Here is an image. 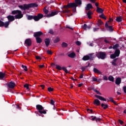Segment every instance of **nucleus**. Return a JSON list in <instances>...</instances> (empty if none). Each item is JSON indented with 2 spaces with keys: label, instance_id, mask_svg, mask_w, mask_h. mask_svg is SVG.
<instances>
[{
  "label": "nucleus",
  "instance_id": "f257e3e1",
  "mask_svg": "<svg viewBox=\"0 0 126 126\" xmlns=\"http://www.w3.org/2000/svg\"><path fill=\"white\" fill-rule=\"evenodd\" d=\"M77 6V4H76V3H70L69 4H68L66 6H64V8H65V10L63 11V13H69V12H70V11L68 9H67V8H69L70 7H75L73 11L74 12L76 11V7Z\"/></svg>",
  "mask_w": 126,
  "mask_h": 126
},
{
  "label": "nucleus",
  "instance_id": "f03ea898",
  "mask_svg": "<svg viewBox=\"0 0 126 126\" xmlns=\"http://www.w3.org/2000/svg\"><path fill=\"white\" fill-rule=\"evenodd\" d=\"M7 18L9 21L6 22L5 23H3L2 21H0V27H1V26H4L5 28H7L8 25H9L10 22H11V21H13L14 20V17L13 16H8Z\"/></svg>",
  "mask_w": 126,
  "mask_h": 126
},
{
  "label": "nucleus",
  "instance_id": "7ed1b4c3",
  "mask_svg": "<svg viewBox=\"0 0 126 126\" xmlns=\"http://www.w3.org/2000/svg\"><path fill=\"white\" fill-rule=\"evenodd\" d=\"M38 4L36 3H32L28 4H25L23 5H19V7L22 9V10H25L28 9L29 8H31V7H37Z\"/></svg>",
  "mask_w": 126,
  "mask_h": 126
},
{
  "label": "nucleus",
  "instance_id": "20e7f679",
  "mask_svg": "<svg viewBox=\"0 0 126 126\" xmlns=\"http://www.w3.org/2000/svg\"><path fill=\"white\" fill-rule=\"evenodd\" d=\"M12 14H16L15 18L16 19H20V18H22L23 17V14L20 10H15L12 12Z\"/></svg>",
  "mask_w": 126,
  "mask_h": 126
},
{
  "label": "nucleus",
  "instance_id": "39448f33",
  "mask_svg": "<svg viewBox=\"0 0 126 126\" xmlns=\"http://www.w3.org/2000/svg\"><path fill=\"white\" fill-rule=\"evenodd\" d=\"M36 109L38 110V112L40 114H47V112L46 110H44V108L41 105H37Z\"/></svg>",
  "mask_w": 126,
  "mask_h": 126
},
{
  "label": "nucleus",
  "instance_id": "423d86ee",
  "mask_svg": "<svg viewBox=\"0 0 126 126\" xmlns=\"http://www.w3.org/2000/svg\"><path fill=\"white\" fill-rule=\"evenodd\" d=\"M96 57L98 59H101V60H104L106 58V54L104 52H99L96 54Z\"/></svg>",
  "mask_w": 126,
  "mask_h": 126
},
{
  "label": "nucleus",
  "instance_id": "0eeeda50",
  "mask_svg": "<svg viewBox=\"0 0 126 126\" xmlns=\"http://www.w3.org/2000/svg\"><path fill=\"white\" fill-rule=\"evenodd\" d=\"M120 51L119 50H116L114 54H112L110 55L111 59H115L117 58V57H119L120 56Z\"/></svg>",
  "mask_w": 126,
  "mask_h": 126
},
{
  "label": "nucleus",
  "instance_id": "6e6552de",
  "mask_svg": "<svg viewBox=\"0 0 126 126\" xmlns=\"http://www.w3.org/2000/svg\"><path fill=\"white\" fill-rule=\"evenodd\" d=\"M44 15L42 14H39L37 16H33V19L35 21H39L41 18H43Z\"/></svg>",
  "mask_w": 126,
  "mask_h": 126
},
{
  "label": "nucleus",
  "instance_id": "1a4fd4ad",
  "mask_svg": "<svg viewBox=\"0 0 126 126\" xmlns=\"http://www.w3.org/2000/svg\"><path fill=\"white\" fill-rule=\"evenodd\" d=\"M7 86L9 88L13 89L15 87V83L13 82H10L7 84Z\"/></svg>",
  "mask_w": 126,
  "mask_h": 126
},
{
  "label": "nucleus",
  "instance_id": "9d476101",
  "mask_svg": "<svg viewBox=\"0 0 126 126\" xmlns=\"http://www.w3.org/2000/svg\"><path fill=\"white\" fill-rule=\"evenodd\" d=\"M110 25V24H109V22H106L105 24V27L107 28V30L109 31H113V28L112 26H109Z\"/></svg>",
  "mask_w": 126,
  "mask_h": 126
},
{
  "label": "nucleus",
  "instance_id": "9b49d317",
  "mask_svg": "<svg viewBox=\"0 0 126 126\" xmlns=\"http://www.w3.org/2000/svg\"><path fill=\"white\" fill-rule=\"evenodd\" d=\"M57 14H58V12L57 11L52 12H51V14H49L47 15L46 17H52L53 16H55V15H57Z\"/></svg>",
  "mask_w": 126,
  "mask_h": 126
},
{
  "label": "nucleus",
  "instance_id": "f8f14e48",
  "mask_svg": "<svg viewBox=\"0 0 126 126\" xmlns=\"http://www.w3.org/2000/svg\"><path fill=\"white\" fill-rule=\"evenodd\" d=\"M41 35H43V32H34L33 34L34 37H40Z\"/></svg>",
  "mask_w": 126,
  "mask_h": 126
},
{
  "label": "nucleus",
  "instance_id": "ddd939ff",
  "mask_svg": "<svg viewBox=\"0 0 126 126\" xmlns=\"http://www.w3.org/2000/svg\"><path fill=\"white\" fill-rule=\"evenodd\" d=\"M95 97H96V98H97V99H99L101 101H106V99L101 96L95 95Z\"/></svg>",
  "mask_w": 126,
  "mask_h": 126
},
{
  "label": "nucleus",
  "instance_id": "4468645a",
  "mask_svg": "<svg viewBox=\"0 0 126 126\" xmlns=\"http://www.w3.org/2000/svg\"><path fill=\"white\" fill-rule=\"evenodd\" d=\"M25 44H26V45H27V46H31V44H32L31 39H27L25 40Z\"/></svg>",
  "mask_w": 126,
  "mask_h": 126
},
{
  "label": "nucleus",
  "instance_id": "2eb2a0df",
  "mask_svg": "<svg viewBox=\"0 0 126 126\" xmlns=\"http://www.w3.org/2000/svg\"><path fill=\"white\" fill-rule=\"evenodd\" d=\"M45 45L47 47L50 45V42H51V40L49 38H46L45 39Z\"/></svg>",
  "mask_w": 126,
  "mask_h": 126
},
{
  "label": "nucleus",
  "instance_id": "dca6fc26",
  "mask_svg": "<svg viewBox=\"0 0 126 126\" xmlns=\"http://www.w3.org/2000/svg\"><path fill=\"white\" fill-rule=\"evenodd\" d=\"M121 82H122V79H121V78H117L116 80L115 83L117 85H119L121 84Z\"/></svg>",
  "mask_w": 126,
  "mask_h": 126
},
{
  "label": "nucleus",
  "instance_id": "f3484780",
  "mask_svg": "<svg viewBox=\"0 0 126 126\" xmlns=\"http://www.w3.org/2000/svg\"><path fill=\"white\" fill-rule=\"evenodd\" d=\"M82 28L83 29H85V30H87V29H90L91 28V27L90 26H88L86 24H84L82 26Z\"/></svg>",
  "mask_w": 126,
  "mask_h": 126
},
{
  "label": "nucleus",
  "instance_id": "a211bd4d",
  "mask_svg": "<svg viewBox=\"0 0 126 126\" xmlns=\"http://www.w3.org/2000/svg\"><path fill=\"white\" fill-rule=\"evenodd\" d=\"M94 105H96L97 106L100 105L101 103L100 102V100L99 99H95L94 101Z\"/></svg>",
  "mask_w": 126,
  "mask_h": 126
},
{
  "label": "nucleus",
  "instance_id": "6ab92c4d",
  "mask_svg": "<svg viewBox=\"0 0 126 126\" xmlns=\"http://www.w3.org/2000/svg\"><path fill=\"white\" fill-rule=\"evenodd\" d=\"M96 11L98 12V13H103L104 10H103L102 8H99V7H97Z\"/></svg>",
  "mask_w": 126,
  "mask_h": 126
},
{
  "label": "nucleus",
  "instance_id": "aec40b11",
  "mask_svg": "<svg viewBox=\"0 0 126 126\" xmlns=\"http://www.w3.org/2000/svg\"><path fill=\"white\" fill-rule=\"evenodd\" d=\"M90 8H92V4L90 3L88 4L86 7V10H89Z\"/></svg>",
  "mask_w": 126,
  "mask_h": 126
},
{
  "label": "nucleus",
  "instance_id": "412c9836",
  "mask_svg": "<svg viewBox=\"0 0 126 126\" xmlns=\"http://www.w3.org/2000/svg\"><path fill=\"white\" fill-rule=\"evenodd\" d=\"M94 72L95 73H97V74H102L101 71H100L99 70H98L96 68H94Z\"/></svg>",
  "mask_w": 126,
  "mask_h": 126
},
{
  "label": "nucleus",
  "instance_id": "4be33fe9",
  "mask_svg": "<svg viewBox=\"0 0 126 126\" xmlns=\"http://www.w3.org/2000/svg\"><path fill=\"white\" fill-rule=\"evenodd\" d=\"M36 40L37 43L40 44V43H42V38L39 37H36Z\"/></svg>",
  "mask_w": 126,
  "mask_h": 126
},
{
  "label": "nucleus",
  "instance_id": "5701e85b",
  "mask_svg": "<svg viewBox=\"0 0 126 126\" xmlns=\"http://www.w3.org/2000/svg\"><path fill=\"white\" fill-rule=\"evenodd\" d=\"M68 57H69V58H74V57H75V53L72 52V53L68 54Z\"/></svg>",
  "mask_w": 126,
  "mask_h": 126
},
{
  "label": "nucleus",
  "instance_id": "b1692460",
  "mask_svg": "<svg viewBox=\"0 0 126 126\" xmlns=\"http://www.w3.org/2000/svg\"><path fill=\"white\" fill-rule=\"evenodd\" d=\"M90 120H92V121H99V119H97L96 117L94 116H91L90 117Z\"/></svg>",
  "mask_w": 126,
  "mask_h": 126
},
{
  "label": "nucleus",
  "instance_id": "393cba45",
  "mask_svg": "<svg viewBox=\"0 0 126 126\" xmlns=\"http://www.w3.org/2000/svg\"><path fill=\"white\" fill-rule=\"evenodd\" d=\"M90 59V57H89V56H85L83 58V61H88V60H89Z\"/></svg>",
  "mask_w": 126,
  "mask_h": 126
},
{
  "label": "nucleus",
  "instance_id": "a878e982",
  "mask_svg": "<svg viewBox=\"0 0 126 126\" xmlns=\"http://www.w3.org/2000/svg\"><path fill=\"white\" fill-rule=\"evenodd\" d=\"M29 86H30L29 84H26L25 85H24V87H25V88H26L27 90H30V89L29 88Z\"/></svg>",
  "mask_w": 126,
  "mask_h": 126
},
{
  "label": "nucleus",
  "instance_id": "bb28decb",
  "mask_svg": "<svg viewBox=\"0 0 126 126\" xmlns=\"http://www.w3.org/2000/svg\"><path fill=\"white\" fill-rule=\"evenodd\" d=\"M4 73L0 72V79H3V77H4Z\"/></svg>",
  "mask_w": 126,
  "mask_h": 126
},
{
  "label": "nucleus",
  "instance_id": "cd10ccee",
  "mask_svg": "<svg viewBox=\"0 0 126 126\" xmlns=\"http://www.w3.org/2000/svg\"><path fill=\"white\" fill-rule=\"evenodd\" d=\"M91 14H92V12L89 11L88 13H87V15L88 16V18H89V19H90L91 18Z\"/></svg>",
  "mask_w": 126,
  "mask_h": 126
},
{
  "label": "nucleus",
  "instance_id": "c85d7f7f",
  "mask_svg": "<svg viewBox=\"0 0 126 126\" xmlns=\"http://www.w3.org/2000/svg\"><path fill=\"white\" fill-rule=\"evenodd\" d=\"M75 3L77 4L80 5L81 4V0H75Z\"/></svg>",
  "mask_w": 126,
  "mask_h": 126
},
{
  "label": "nucleus",
  "instance_id": "c756f323",
  "mask_svg": "<svg viewBox=\"0 0 126 126\" xmlns=\"http://www.w3.org/2000/svg\"><path fill=\"white\" fill-rule=\"evenodd\" d=\"M101 107H102V108H103L104 109H107V108H108V105L104 104L103 103H102Z\"/></svg>",
  "mask_w": 126,
  "mask_h": 126
},
{
  "label": "nucleus",
  "instance_id": "7c9ffc66",
  "mask_svg": "<svg viewBox=\"0 0 126 126\" xmlns=\"http://www.w3.org/2000/svg\"><path fill=\"white\" fill-rule=\"evenodd\" d=\"M58 42H60V37H56L54 41V43H58Z\"/></svg>",
  "mask_w": 126,
  "mask_h": 126
},
{
  "label": "nucleus",
  "instance_id": "2f4dec72",
  "mask_svg": "<svg viewBox=\"0 0 126 126\" xmlns=\"http://www.w3.org/2000/svg\"><path fill=\"white\" fill-rule=\"evenodd\" d=\"M62 46L63 48H66V47H67V43L65 42H63L62 44Z\"/></svg>",
  "mask_w": 126,
  "mask_h": 126
},
{
  "label": "nucleus",
  "instance_id": "473e14b6",
  "mask_svg": "<svg viewBox=\"0 0 126 126\" xmlns=\"http://www.w3.org/2000/svg\"><path fill=\"white\" fill-rule=\"evenodd\" d=\"M122 20V17H118L116 18V21H117L118 22H121Z\"/></svg>",
  "mask_w": 126,
  "mask_h": 126
},
{
  "label": "nucleus",
  "instance_id": "72a5a7b5",
  "mask_svg": "<svg viewBox=\"0 0 126 126\" xmlns=\"http://www.w3.org/2000/svg\"><path fill=\"white\" fill-rule=\"evenodd\" d=\"M99 17L100 18H103V19H105V20L107 19L106 17H105V15H104V14H101L100 15H99Z\"/></svg>",
  "mask_w": 126,
  "mask_h": 126
},
{
  "label": "nucleus",
  "instance_id": "f704fd0d",
  "mask_svg": "<svg viewBox=\"0 0 126 126\" xmlns=\"http://www.w3.org/2000/svg\"><path fill=\"white\" fill-rule=\"evenodd\" d=\"M102 24H103V22H102L101 21V20H99L98 21V23H97L98 26H100L102 25Z\"/></svg>",
  "mask_w": 126,
  "mask_h": 126
},
{
  "label": "nucleus",
  "instance_id": "c9c22d12",
  "mask_svg": "<svg viewBox=\"0 0 126 126\" xmlns=\"http://www.w3.org/2000/svg\"><path fill=\"white\" fill-rule=\"evenodd\" d=\"M108 79L110 81H114V77L112 76H110L108 78Z\"/></svg>",
  "mask_w": 126,
  "mask_h": 126
},
{
  "label": "nucleus",
  "instance_id": "e433bc0d",
  "mask_svg": "<svg viewBox=\"0 0 126 126\" xmlns=\"http://www.w3.org/2000/svg\"><path fill=\"white\" fill-rule=\"evenodd\" d=\"M34 16H27V18L28 20H31V19H33Z\"/></svg>",
  "mask_w": 126,
  "mask_h": 126
},
{
  "label": "nucleus",
  "instance_id": "4c0bfd02",
  "mask_svg": "<svg viewBox=\"0 0 126 126\" xmlns=\"http://www.w3.org/2000/svg\"><path fill=\"white\" fill-rule=\"evenodd\" d=\"M22 67H23V68H24V69L25 71H27V70H28V69H27V66H26L25 65H22Z\"/></svg>",
  "mask_w": 126,
  "mask_h": 126
},
{
  "label": "nucleus",
  "instance_id": "58836bf2",
  "mask_svg": "<svg viewBox=\"0 0 126 126\" xmlns=\"http://www.w3.org/2000/svg\"><path fill=\"white\" fill-rule=\"evenodd\" d=\"M62 69L63 70V71H64V72H65L66 73H68V70H67V69H66V68L65 67H63Z\"/></svg>",
  "mask_w": 126,
  "mask_h": 126
},
{
  "label": "nucleus",
  "instance_id": "ea45409f",
  "mask_svg": "<svg viewBox=\"0 0 126 126\" xmlns=\"http://www.w3.org/2000/svg\"><path fill=\"white\" fill-rule=\"evenodd\" d=\"M56 68L59 70H62V69H63V68L61 67V66L58 65H56Z\"/></svg>",
  "mask_w": 126,
  "mask_h": 126
},
{
  "label": "nucleus",
  "instance_id": "a19ab883",
  "mask_svg": "<svg viewBox=\"0 0 126 126\" xmlns=\"http://www.w3.org/2000/svg\"><path fill=\"white\" fill-rule=\"evenodd\" d=\"M43 11H44V12L46 14H48V13L49 12V11H48V10H47V9H46V8H45L43 9Z\"/></svg>",
  "mask_w": 126,
  "mask_h": 126
},
{
  "label": "nucleus",
  "instance_id": "79ce46f5",
  "mask_svg": "<svg viewBox=\"0 0 126 126\" xmlns=\"http://www.w3.org/2000/svg\"><path fill=\"white\" fill-rule=\"evenodd\" d=\"M94 92H95V93H96V94H98L99 95H101V93H100V92L98 91L97 90H94Z\"/></svg>",
  "mask_w": 126,
  "mask_h": 126
},
{
  "label": "nucleus",
  "instance_id": "37998d69",
  "mask_svg": "<svg viewBox=\"0 0 126 126\" xmlns=\"http://www.w3.org/2000/svg\"><path fill=\"white\" fill-rule=\"evenodd\" d=\"M119 47V45L118 44H116L113 46V49L114 50H116V49H117Z\"/></svg>",
  "mask_w": 126,
  "mask_h": 126
},
{
  "label": "nucleus",
  "instance_id": "c03bdc74",
  "mask_svg": "<svg viewBox=\"0 0 126 126\" xmlns=\"http://www.w3.org/2000/svg\"><path fill=\"white\" fill-rule=\"evenodd\" d=\"M47 54H48L49 55H52V54H53V52H52V51H50V50H48L47 51Z\"/></svg>",
  "mask_w": 126,
  "mask_h": 126
},
{
  "label": "nucleus",
  "instance_id": "a18cd8bd",
  "mask_svg": "<svg viewBox=\"0 0 126 126\" xmlns=\"http://www.w3.org/2000/svg\"><path fill=\"white\" fill-rule=\"evenodd\" d=\"M54 90V89L51 88V87H49L48 88V91L49 92H51L52 91H53Z\"/></svg>",
  "mask_w": 126,
  "mask_h": 126
},
{
  "label": "nucleus",
  "instance_id": "49530a36",
  "mask_svg": "<svg viewBox=\"0 0 126 126\" xmlns=\"http://www.w3.org/2000/svg\"><path fill=\"white\" fill-rule=\"evenodd\" d=\"M109 100L111 101V102H112L113 103H114V104H116V101H114L113 99V98L112 97H109Z\"/></svg>",
  "mask_w": 126,
  "mask_h": 126
},
{
  "label": "nucleus",
  "instance_id": "de8ad7c7",
  "mask_svg": "<svg viewBox=\"0 0 126 126\" xmlns=\"http://www.w3.org/2000/svg\"><path fill=\"white\" fill-rule=\"evenodd\" d=\"M92 78L93 81H98V79H97V78L93 77Z\"/></svg>",
  "mask_w": 126,
  "mask_h": 126
},
{
  "label": "nucleus",
  "instance_id": "09e8293b",
  "mask_svg": "<svg viewBox=\"0 0 126 126\" xmlns=\"http://www.w3.org/2000/svg\"><path fill=\"white\" fill-rule=\"evenodd\" d=\"M112 64H113V65H117V63H116V60H114V62H112Z\"/></svg>",
  "mask_w": 126,
  "mask_h": 126
},
{
  "label": "nucleus",
  "instance_id": "8fccbe9b",
  "mask_svg": "<svg viewBox=\"0 0 126 126\" xmlns=\"http://www.w3.org/2000/svg\"><path fill=\"white\" fill-rule=\"evenodd\" d=\"M76 45H77L78 46H80V45H81V42H80V41H77L76 42Z\"/></svg>",
  "mask_w": 126,
  "mask_h": 126
},
{
  "label": "nucleus",
  "instance_id": "3c124183",
  "mask_svg": "<svg viewBox=\"0 0 126 126\" xmlns=\"http://www.w3.org/2000/svg\"><path fill=\"white\" fill-rule=\"evenodd\" d=\"M98 30H99V28H94V32H95V31H98Z\"/></svg>",
  "mask_w": 126,
  "mask_h": 126
},
{
  "label": "nucleus",
  "instance_id": "603ef678",
  "mask_svg": "<svg viewBox=\"0 0 126 126\" xmlns=\"http://www.w3.org/2000/svg\"><path fill=\"white\" fill-rule=\"evenodd\" d=\"M103 80H108V77H106V76H103Z\"/></svg>",
  "mask_w": 126,
  "mask_h": 126
},
{
  "label": "nucleus",
  "instance_id": "864d4df0",
  "mask_svg": "<svg viewBox=\"0 0 126 126\" xmlns=\"http://www.w3.org/2000/svg\"><path fill=\"white\" fill-rule=\"evenodd\" d=\"M50 103L51 104V105H54V104L55 103V101H54L53 99H51Z\"/></svg>",
  "mask_w": 126,
  "mask_h": 126
},
{
  "label": "nucleus",
  "instance_id": "5fc2aeb1",
  "mask_svg": "<svg viewBox=\"0 0 126 126\" xmlns=\"http://www.w3.org/2000/svg\"><path fill=\"white\" fill-rule=\"evenodd\" d=\"M49 33H50V34H54V32H53V30H50L49 32Z\"/></svg>",
  "mask_w": 126,
  "mask_h": 126
},
{
  "label": "nucleus",
  "instance_id": "6e6d98bb",
  "mask_svg": "<svg viewBox=\"0 0 126 126\" xmlns=\"http://www.w3.org/2000/svg\"><path fill=\"white\" fill-rule=\"evenodd\" d=\"M123 90L125 93H126V87H123Z\"/></svg>",
  "mask_w": 126,
  "mask_h": 126
},
{
  "label": "nucleus",
  "instance_id": "4d7b16f0",
  "mask_svg": "<svg viewBox=\"0 0 126 126\" xmlns=\"http://www.w3.org/2000/svg\"><path fill=\"white\" fill-rule=\"evenodd\" d=\"M35 58L36 60H41V57H40V56H36Z\"/></svg>",
  "mask_w": 126,
  "mask_h": 126
},
{
  "label": "nucleus",
  "instance_id": "13d9d810",
  "mask_svg": "<svg viewBox=\"0 0 126 126\" xmlns=\"http://www.w3.org/2000/svg\"><path fill=\"white\" fill-rule=\"evenodd\" d=\"M44 66H45V65L44 64L40 65H39V68H43V67H44Z\"/></svg>",
  "mask_w": 126,
  "mask_h": 126
},
{
  "label": "nucleus",
  "instance_id": "bf43d9fd",
  "mask_svg": "<svg viewBox=\"0 0 126 126\" xmlns=\"http://www.w3.org/2000/svg\"><path fill=\"white\" fill-rule=\"evenodd\" d=\"M119 122L120 124H121V125H122V124H124V122H123V121L122 120H119Z\"/></svg>",
  "mask_w": 126,
  "mask_h": 126
},
{
  "label": "nucleus",
  "instance_id": "052dcab7",
  "mask_svg": "<svg viewBox=\"0 0 126 126\" xmlns=\"http://www.w3.org/2000/svg\"><path fill=\"white\" fill-rule=\"evenodd\" d=\"M112 21H113V19H110L109 21L107 22H109V24H110V22H112Z\"/></svg>",
  "mask_w": 126,
  "mask_h": 126
},
{
  "label": "nucleus",
  "instance_id": "680f3d73",
  "mask_svg": "<svg viewBox=\"0 0 126 126\" xmlns=\"http://www.w3.org/2000/svg\"><path fill=\"white\" fill-rule=\"evenodd\" d=\"M81 69H82V71H84L85 70V67H82Z\"/></svg>",
  "mask_w": 126,
  "mask_h": 126
},
{
  "label": "nucleus",
  "instance_id": "e2e57ef3",
  "mask_svg": "<svg viewBox=\"0 0 126 126\" xmlns=\"http://www.w3.org/2000/svg\"><path fill=\"white\" fill-rule=\"evenodd\" d=\"M40 87L42 88V89H44L45 86H44V85H40Z\"/></svg>",
  "mask_w": 126,
  "mask_h": 126
},
{
  "label": "nucleus",
  "instance_id": "0e129e2a",
  "mask_svg": "<svg viewBox=\"0 0 126 126\" xmlns=\"http://www.w3.org/2000/svg\"><path fill=\"white\" fill-rule=\"evenodd\" d=\"M82 85H83V84H82V83L79 84L78 85V87H81Z\"/></svg>",
  "mask_w": 126,
  "mask_h": 126
},
{
  "label": "nucleus",
  "instance_id": "69168bd1",
  "mask_svg": "<svg viewBox=\"0 0 126 126\" xmlns=\"http://www.w3.org/2000/svg\"><path fill=\"white\" fill-rule=\"evenodd\" d=\"M90 1L92 2H93L94 3V2H95V0H90Z\"/></svg>",
  "mask_w": 126,
  "mask_h": 126
},
{
  "label": "nucleus",
  "instance_id": "338daca9",
  "mask_svg": "<svg viewBox=\"0 0 126 126\" xmlns=\"http://www.w3.org/2000/svg\"><path fill=\"white\" fill-rule=\"evenodd\" d=\"M95 6H96V7H98V5H99V4L98 3H95Z\"/></svg>",
  "mask_w": 126,
  "mask_h": 126
},
{
  "label": "nucleus",
  "instance_id": "774afa93",
  "mask_svg": "<svg viewBox=\"0 0 126 126\" xmlns=\"http://www.w3.org/2000/svg\"><path fill=\"white\" fill-rule=\"evenodd\" d=\"M123 2L126 3V0H123Z\"/></svg>",
  "mask_w": 126,
  "mask_h": 126
}]
</instances>
